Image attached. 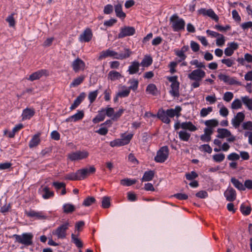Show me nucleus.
Segmentation results:
<instances>
[{
    "label": "nucleus",
    "instance_id": "5701e85b",
    "mask_svg": "<svg viewBox=\"0 0 252 252\" xmlns=\"http://www.w3.org/2000/svg\"><path fill=\"white\" fill-rule=\"evenodd\" d=\"M35 114L34 109L33 108H27L23 111L22 117V120H30Z\"/></svg>",
    "mask_w": 252,
    "mask_h": 252
},
{
    "label": "nucleus",
    "instance_id": "4be33fe9",
    "mask_svg": "<svg viewBox=\"0 0 252 252\" xmlns=\"http://www.w3.org/2000/svg\"><path fill=\"white\" fill-rule=\"evenodd\" d=\"M158 118L163 123L169 124L171 122L170 119L168 118L166 112L163 109L159 110L157 113Z\"/></svg>",
    "mask_w": 252,
    "mask_h": 252
},
{
    "label": "nucleus",
    "instance_id": "09e8293b",
    "mask_svg": "<svg viewBox=\"0 0 252 252\" xmlns=\"http://www.w3.org/2000/svg\"><path fill=\"white\" fill-rule=\"evenodd\" d=\"M130 86L128 87L129 90H132L133 91L137 89L138 86V81L137 79H132L129 81Z\"/></svg>",
    "mask_w": 252,
    "mask_h": 252
},
{
    "label": "nucleus",
    "instance_id": "f704fd0d",
    "mask_svg": "<svg viewBox=\"0 0 252 252\" xmlns=\"http://www.w3.org/2000/svg\"><path fill=\"white\" fill-rule=\"evenodd\" d=\"M241 100L249 110H252V98H249L248 96H245L241 97Z\"/></svg>",
    "mask_w": 252,
    "mask_h": 252
},
{
    "label": "nucleus",
    "instance_id": "338daca9",
    "mask_svg": "<svg viewBox=\"0 0 252 252\" xmlns=\"http://www.w3.org/2000/svg\"><path fill=\"white\" fill-rule=\"evenodd\" d=\"M243 129L244 130H252V122L247 121L242 124Z\"/></svg>",
    "mask_w": 252,
    "mask_h": 252
},
{
    "label": "nucleus",
    "instance_id": "423d86ee",
    "mask_svg": "<svg viewBox=\"0 0 252 252\" xmlns=\"http://www.w3.org/2000/svg\"><path fill=\"white\" fill-rule=\"evenodd\" d=\"M89 153L86 150H78L67 155V158L71 161L81 160L88 158Z\"/></svg>",
    "mask_w": 252,
    "mask_h": 252
},
{
    "label": "nucleus",
    "instance_id": "a19ab883",
    "mask_svg": "<svg viewBox=\"0 0 252 252\" xmlns=\"http://www.w3.org/2000/svg\"><path fill=\"white\" fill-rule=\"evenodd\" d=\"M137 180L135 179L126 178L121 180L120 181V184L123 186L129 187L135 184Z\"/></svg>",
    "mask_w": 252,
    "mask_h": 252
},
{
    "label": "nucleus",
    "instance_id": "774afa93",
    "mask_svg": "<svg viewBox=\"0 0 252 252\" xmlns=\"http://www.w3.org/2000/svg\"><path fill=\"white\" fill-rule=\"evenodd\" d=\"M177 65V63L175 62H170L168 65V67L170 68V72L171 74H173L175 73L177 70H176V67Z\"/></svg>",
    "mask_w": 252,
    "mask_h": 252
},
{
    "label": "nucleus",
    "instance_id": "4d7b16f0",
    "mask_svg": "<svg viewBox=\"0 0 252 252\" xmlns=\"http://www.w3.org/2000/svg\"><path fill=\"white\" fill-rule=\"evenodd\" d=\"M15 13H11V15L8 16L6 19V21L9 24L10 27H14L15 25V21L14 18V15Z\"/></svg>",
    "mask_w": 252,
    "mask_h": 252
},
{
    "label": "nucleus",
    "instance_id": "b1692460",
    "mask_svg": "<svg viewBox=\"0 0 252 252\" xmlns=\"http://www.w3.org/2000/svg\"><path fill=\"white\" fill-rule=\"evenodd\" d=\"M132 54V51L128 48L124 49V52L117 53V56L114 59L123 60L129 58Z\"/></svg>",
    "mask_w": 252,
    "mask_h": 252
},
{
    "label": "nucleus",
    "instance_id": "603ef678",
    "mask_svg": "<svg viewBox=\"0 0 252 252\" xmlns=\"http://www.w3.org/2000/svg\"><path fill=\"white\" fill-rule=\"evenodd\" d=\"M225 158V155L222 153L215 154L213 156V160L217 162L222 161Z\"/></svg>",
    "mask_w": 252,
    "mask_h": 252
},
{
    "label": "nucleus",
    "instance_id": "473e14b6",
    "mask_svg": "<svg viewBox=\"0 0 252 252\" xmlns=\"http://www.w3.org/2000/svg\"><path fill=\"white\" fill-rule=\"evenodd\" d=\"M63 213L65 214H70L75 210V206L70 203L64 204L63 206Z\"/></svg>",
    "mask_w": 252,
    "mask_h": 252
},
{
    "label": "nucleus",
    "instance_id": "ea45409f",
    "mask_svg": "<svg viewBox=\"0 0 252 252\" xmlns=\"http://www.w3.org/2000/svg\"><path fill=\"white\" fill-rule=\"evenodd\" d=\"M190 134L186 131H180L179 132V138L184 141H188L190 137Z\"/></svg>",
    "mask_w": 252,
    "mask_h": 252
},
{
    "label": "nucleus",
    "instance_id": "c756f323",
    "mask_svg": "<svg viewBox=\"0 0 252 252\" xmlns=\"http://www.w3.org/2000/svg\"><path fill=\"white\" fill-rule=\"evenodd\" d=\"M25 213L28 217L30 218H36L39 219L44 218L41 212H36L31 209L29 211H26Z\"/></svg>",
    "mask_w": 252,
    "mask_h": 252
},
{
    "label": "nucleus",
    "instance_id": "6ab92c4d",
    "mask_svg": "<svg viewBox=\"0 0 252 252\" xmlns=\"http://www.w3.org/2000/svg\"><path fill=\"white\" fill-rule=\"evenodd\" d=\"M182 109L180 106H176L175 109H168L165 111L168 117L173 118L175 116L179 117L181 116V112Z\"/></svg>",
    "mask_w": 252,
    "mask_h": 252
},
{
    "label": "nucleus",
    "instance_id": "f03ea898",
    "mask_svg": "<svg viewBox=\"0 0 252 252\" xmlns=\"http://www.w3.org/2000/svg\"><path fill=\"white\" fill-rule=\"evenodd\" d=\"M171 27L174 32H179L185 30L186 23L182 18H180L177 14L173 15L170 18Z\"/></svg>",
    "mask_w": 252,
    "mask_h": 252
},
{
    "label": "nucleus",
    "instance_id": "79ce46f5",
    "mask_svg": "<svg viewBox=\"0 0 252 252\" xmlns=\"http://www.w3.org/2000/svg\"><path fill=\"white\" fill-rule=\"evenodd\" d=\"M71 241L78 248H82L83 246L82 241L78 238L74 234H71Z\"/></svg>",
    "mask_w": 252,
    "mask_h": 252
},
{
    "label": "nucleus",
    "instance_id": "6e6552de",
    "mask_svg": "<svg viewBox=\"0 0 252 252\" xmlns=\"http://www.w3.org/2000/svg\"><path fill=\"white\" fill-rule=\"evenodd\" d=\"M206 75L205 72L201 69L193 70L188 74V78L193 81H201Z\"/></svg>",
    "mask_w": 252,
    "mask_h": 252
},
{
    "label": "nucleus",
    "instance_id": "f3484780",
    "mask_svg": "<svg viewBox=\"0 0 252 252\" xmlns=\"http://www.w3.org/2000/svg\"><path fill=\"white\" fill-rule=\"evenodd\" d=\"M41 133L40 132H37L33 135L29 143V147L30 149L36 147L41 142L40 136Z\"/></svg>",
    "mask_w": 252,
    "mask_h": 252
},
{
    "label": "nucleus",
    "instance_id": "c03bdc74",
    "mask_svg": "<svg viewBox=\"0 0 252 252\" xmlns=\"http://www.w3.org/2000/svg\"><path fill=\"white\" fill-rule=\"evenodd\" d=\"M84 117V112L83 110H78L77 113L71 116L73 118V122H76L82 120Z\"/></svg>",
    "mask_w": 252,
    "mask_h": 252
},
{
    "label": "nucleus",
    "instance_id": "2f4dec72",
    "mask_svg": "<svg viewBox=\"0 0 252 252\" xmlns=\"http://www.w3.org/2000/svg\"><path fill=\"white\" fill-rule=\"evenodd\" d=\"M123 77L120 72L115 70L110 71L108 74V79L113 81L118 80Z\"/></svg>",
    "mask_w": 252,
    "mask_h": 252
},
{
    "label": "nucleus",
    "instance_id": "a878e982",
    "mask_svg": "<svg viewBox=\"0 0 252 252\" xmlns=\"http://www.w3.org/2000/svg\"><path fill=\"white\" fill-rule=\"evenodd\" d=\"M114 7L116 16L122 19H125L126 17V14L123 11L122 4L118 3L115 5Z\"/></svg>",
    "mask_w": 252,
    "mask_h": 252
},
{
    "label": "nucleus",
    "instance_id": "39448f33",
    "mask_svg": "<svg viewBox=\"0 0 252 252\" xmlns=\"http://www.w3.org/2000/svg\"><path fill=\"white\" fill-rule=\"evenodd\" d=\"M169 150L167 146L161 147L157 152L154 160L158 163H163L168 158Z\"/></svg>",
    "mask_w": 252,
    "mask_h": 252
},
{
    "label": "nucleus",
    "instance_id": "0eeeda50",
    "mask_svg": "<svg viewBox=\"0 0 252 252\" xmlns=\"http://www.w3.org/2000/svg\"><path fill=\"white\" fill-rule=\"evenodd\" d=\"M133 134L131 133L127 134L125 137L122 135V137L123 138L116 139L114 140L111 141L110 142V146L112 147H114L127 145L129 143L130 140L133 137Z\"/></svg>",
    "mask_w": 252,
    "mask_h": 252
},
{
    "label": "nucleus",
    "instance_id": "3c124183",
    "mask_svg": "<svg viewBox=\"0 0 252 252\" xmlns=\"http://www.w3.org/2000/svg\"><path fill=\"white\" fill-rule=\"evenodd\" d=\"M213 108L212 107H208V108H203L200 113L201 117H205L207 116L210 112H212Z\"/></svg>",
    "mask_w": 252,
    "mask_h": 252
},
{
    "label": "nucleus",
    "instance_id": "ddd939ff",
    "mask_svg": "<svg viewBox=\"0 0 252 252\" xmlns=\"http://www.w3.org/2000/svg\"><path fill=\"white\" fill-rule=\"evenodd\" d=\"M198 12L199 14L208 16L217 22L219 21V18L218 16L216 14L212 9H206V8H202L199 9Z\"/></svg>",
    "mask_w": 252,
    "mask_h": 252
},
{
    "label": "nucleus",
    "instance_id": "bb28decb",
    "mask_svg": "<svg viewBox=\"0 0 252 252\" xmlns=\"http://www.w3.org/2000/svg\"><path fill=\"white\" fill-rule=\"evenodd\" d=\"M105 117V112L104 108H102L98 112V114L93 119V122L94 124H97L100 122L103 121Z\"/></svg>",
    "mask_w": 252,
    "mask_h": 252
},
{
    "label": "nucleus",
    "instance_id": "f257e3e1",
    "mask_svg": "<svg viewBox=\"0 0 252 252\" xmlns=\"http://www.w3.org/2000/svg\"><path fill=\"white\" fill-rule=\"evenodd\" d=\"M95 168L91 166L89 168H85L77 170L76 172H71L65 175V180L70 181H80L84 180L88 176L95 172Z\"/></svg>",
    "mask_w": 252,
    "mask_h": 252
},
{
    "label": "nucleus",
    "instance_id": "69168bd1",
    "mask_svg": "<svg viewBox=\"0 0 252 252\" xmlns=\"http://www.w3.org/2000/svg\"><path fill=\"white\" fill-rule=\"evenodd\" d=\"M225 42L224 37L222 34L218 36L216 40V44L218 46H222L224 45Z\"/></svg>",
    "mask_w": 252,
    "mask_h": 252
},
{
    "label": "nucleus",
    "instance_id": "0e129e2a",
    "mask_svg": "<svg viewBox=\"0 0 252 252\" xmlns=\"http://www.w3.org/2000/svg\"><path fill=\"white\" fill-rule=\"evenodd\" d=\"M113 11V7L111 4H108L104 6L103 12L105 14H110Z\"/></svg>",
    "mask_w": 252,
    "mask_h": 252
},
{
    "label": "nucleus",
    "instance_id": "393cba45",
    "mask_svg": "<svg viewBox=\"0 0 252 252\" xmlns=\"http://www.w3.org/2000/svg\"><path fill=\"white\" fill-rule=\"evenodd\" d=\"M140 64L137 61H134L131 63L128 67V71L129 74H134L137 73L139 70Z\"/></svg>",
    "mask_w": 252,
    "mask_h": 252
},
{
    "label": "nucleus",
    "instance_id": "c9c22d12",
    "mask_svg": "<svg viewBox=\"0 0 252 252\" xmlns=\"http://www.w3.org/2000/svg\"><path fill=\"white\" fill-rule=\"evenodd\" d=\"M152 58L150 56L146 55L145 56L140 64L143 67H148L152 64Z\"/></svg>",
    "mask_w": 252,
    "mask_h": 252
},
{
    "label": "nucleus",
    "instance_id": "8fccbe9b",
    "mask_svg": "<svg viewBox=\"0 0 252 252\" xmlns=\"http://www.w3.org/2000/svg\"><path fill=\"white\" fill-rule=\"evenodd\" d=\"M205 124L208 127H209L210 128H212V127H216V126H218V125H219V122L217 120L212 119V120H207L205 122Z\"/></svg>",
    "mask_w": 252,
    "mask_h": 252
},
{
    "label": "nucleus",
    "instance_id": "5fc2aeb1",
    "mask_svg": "<svg viewBox=\"0 0 252 252\" xmlns=\"http://www.w3.org/2000/svg\"><path fill=\"white\" fill-rule=\"evenodd\" d=\"M221 62L227 67H231L235 64L234 60L230 58L222 59Z\"/></svg>",
    "mask_w": 252,
    "mask_h": 252
},
{
    "label": "nucleus",
    "instance_id": "bf43d9fd",
    "mask_svg": "<svg viewBox=\"0 0 252 252\" xmlns=\"http://www.w3.org/2000/svg\"><path fill=\"white\" fill-rule=\"evenodd\" d=\"M233 97V94L231 92H227L224 93L223 99L226 102L230 101Z\"/></svg>",
    "mask_w": 252,
    "mask_h": 252
},
{
    "label": "nucleus",
    "instance_id": "412c9836",
    "mask_svg": "<svg viewBox=\"0 0 252 252\" xmlns=\"http://www.w3.org/2000/svg\"><path fill=\"white\" fill-rule=\"evenodd\" d=\"M86 94L85 93L82 92L77 96V97L74 101L73 103L70 107V110H73L76 109L84 100Z\"/></svg>",
    "mask_w": 252,
    "mask_h": 252
},
{
    "label": "nucleus",
    "instance_id": "9b49d317",
    "mask_svg": "<svg viewBox=\"0 0 252 252\" xmlns=\"http://www.w3.org/2000/svg\"><path fill=\"white\" fill-rule=\"evenodd\" d=\"M218 78L220 80L223 81L224 83H227L230 85H242V83L236 80L235 77H230L228 75L220 73L218 75Z\"/></svg>",
    "mask_w": 252,
    "mask_h": 252
},
{
    "label": "nucleus",
    "instance_id": "e433bc0d",
    "mask_svg": "<svg viewBox=\"0 0 252 252\" xmlns=\"http://www.w3.org/2000/svg\"><path fill=\"white\" fill-rule=\"evenodd\" d=\"M84 75H81L77 78H75L70 85V87H75L80 85L85 79Z\"/></svg>",
    "mask_w": 252,
    "mask_h": 252
},
{
    "label": "nucleus",
    "instance_id": "dca6fc26",
    "mask_svg": "<svg viewBox=\"0 0 252 252\" xmlns=\"http://www.w3.org/2000/svg\"><path fill=\"white\" fill-rule=\"evenodd\" d=\"M93 33L90 28L86 29L79 36V40L81 42H88L92 38Z\"/></svg>",
    "mask_w": 252,
    "mask_h": 252
},
{
    "label": "nucleus",
    "instance_id": "1a4fd4ad",
    "mask_svg": "<svg viewBox=\"0 0 252 252\" xmlns=\"http://www.w3.org/2000/svg\"><path fill=\"white\" fill-rule=\"evenodd\" d=\"M69 224L68 222H65L61 225L55 230L54 234L59 239H64L66 237V231L68 229Z\"/></svg>",
    "mask_w": 252,
    "mask_h": 252
},
{
    "label": "nucleus",
    "instance_id": "aec40b11",
    "mask_svg": "<svg viewBox=\"0 0 252 252\" xmlns=\"http://www.w3.org/2000/svg\"><path fill=\"white\" fill-rule=\"evenodd\" d=\"M224 195L227 201L232 202L236 199V192L234 189L230 188L224 192Z\"/></svg>",
    "mask_w": 252,
    "mask_h": 252
},
{
    "label": "nucleus",
    "instance_id": "2eb2a0df",
    "mask_svg": "<svg viewBox=\"0 0 252 252\" xmlns=\"http://www.w3.org/2000/svg\"><path fill=\"white\" fill-rule=\"evenodd\" d=\"M245 114L243 112H238L236 115L232 120V124L233 126L237 128L240 126L245 119Z\"/></svg>",
    "mask_w": 252,
    "mask_h": 252
},
{
    "label": "nucleus",
    "instance_id": "de8ad7c7",
    "mask_svg": "<svg viewBox=\"0 0 252 252\" xmlns=\"http://www.w3.org/2000/svg\"><path fill=\"white\" fill-rule=\"evenodd\" d=\"M95 201V199L94 197L89 196L84 200L83 205L85 206H90L92 204L94 203Z\"/></svg>",
    "mask_w": 252,
    "mask_h": 252
},
{
    "label": "nucleus",
    "instance_id": "72a5a7b5",
    "mask_svg": "<svg viewBox=\"0 0 252 252\" xmlns=\"http://www.w3.org/2000/svg\"><path fill=\"white\" fill-rule=\"evenodd\" d=\"M231 182L234 186L238 189L243 191L245 190V187L238 179H236L234 177H232L231 179Z\"/></svg>",
    "mask_w": 252,
    "mask_h": 252
},
{
    "label": "nucleus",
    "instance_id": "58836bf2",
    "mask_svg": "<svg viewBox=\"0 0 252 252\" xmlns=\"http://www.w3.org/2000/svg\"><path fill=\"white\" fill-rule=\"evenodd\" d=\"M43 191L44 193L42 195L44 199H47L54 196V193L52 191H50L48 187H45L43 189Z\"/></svg>",
    "mask_w": 252,
    "mask_h": 252
},
{
    "label": "nucleus",
    "instance_id": "4468645a",
    "mask_svg": "<svg viewBox=\"0 0 252 252\" xmlns=\"http://www.w3.org/2000/svg\"><path fill=\"white\" fill-rule=\"evenodd\" d=\"M85 62L78 58L76 59L72 63V67L75 72H78L80 70H84L85 68Z\"/></svg>",
    "mask_w": 252,
    "mask_h": 252
},
{
    "label": "nucleus",
    "instance_id": "864d4df0",
    "mask_svg": "<svg viewBox=\"0 0 252 252\" xmlns=\"http://www.w3.org/2000/svg\"><path fill=\"white\" fill-rule=\"evenodd\" d=\"M242 107V102L239 99H235L231 103L232 109H238Z\"/></svg>",
    "mask_w": 252,
    "mask_h": 252
},
{
    "label": "nucleus",
    "instance_id": "a211bd4d",
    "mask_svg": "<svg viewBox=\"0 0 252 252\" xmlns=\"http://www.w3.org/2000/svg\"><path fill=\"white\" fill-rule=\"evenodd\" d=\"M117 56V52L109 49L106 50H103L100 53L98 60L101 61L107 57H113L114 58V57Z\"/></svg>",
    "mask_w": 252,
    "mask_h": 252
},
{
    "label": "nucleus",
    "instance_id": "680f3d73",
    "mask_svg": "<svg viewBox=\"0 0 252 252\" xmlns=\"http://www.w3.org/2000/svg\"><path fill=\"white\" fill-rule=\"evenodd\" d=\"M130 90L129 88L118 93V96L120 97H126L129 95Z\"/></svg>",
    "mask_w": 252,
    "mask_h": 252
},
{
    "label": "nucleus",
    "instance_id": "a18cd8bd",
    "mask_svg": "<svg viewBox=\"0 0 252 252\" xmlns=\"http://www.w3.org/2000/svg\"><path fill=\"white\" fill-rule=\"evenodd\" d=\"M98 93V90L91 92L88 95V99L90 101V103H93L96 99Z\"/></svg>",
    "mask_w": 252,
    "mask_h": 252
},
{
    "label": "nucleus",
    "instance_id": "4c0bfd02",
    "mask_svg": "<svg viewBox=\"0 0 252 252\" xmlns=\"http://www.w3.org/2000/svg\"><path fill=\"white\" fill-rule=\"evenodd\" d=\"M146 91L148 92L149 94L155 96L157 95L158 89L155 84H150L147 86Z\"/></svg>",
    "mask_w": 252,
    "mask_h": 252
},
{
    "label": "nucleus",
    "instance_id": "f8f14e48",
    "mask_svg": "<svg viewBox=\"0 0 252 252\" xmlns=\"http://www.w3.org/2000/svg\"><path fill=\"white\" fill-rule=\"evenodd\" d=\"M48 75V70L45 69H42L32 73L30 75L28 79L31 81H33L34 80L39 79L43 76H47Z\"/></svg>",
    "mask_w": 252,
    "mask_h": 252
},
{
    "label": "nucleus",
    "instance_id": "6e6d98bb",
    "mask_svg": "<svg viewBox=\"0 0 252 252\" xmlns=\"http://www.w3.org/2000/svg\"><path fill=\"white\" fill-rule=\"evenodd\" d=\"M199 149L202 151H204L208 154H211L212 152V148L208 144H203L199 147Z\"/></svg>",
    "mask_w": 252,
    "mask_h": 252
},
{
    "label": "nucleus",
    "instance_id": "13d9d810",
    "mask_svg": "<svg viewBox=\"0 0 252 252\" xmlns=\"http://www.w3.org/2000/svg\"><path fill=\"white\" fill-rule=\"evenodd\" d=\"M186 178L188 180H192L198 177V174L194 171L186 174Z\"/></svg>",
    "mask_w": 252,
    "mask_h": 252
},
{
    "label": "nucleus",
    "instance_id": "cd10ccee",
    "mask_svg": "<svg viewBox=\"0 0 252 252\" xmlns=\"http://www.w3.org/2000/svg\"><path fill=\"white\" fill-rule=\"evenodd\" d=\"M217 132L218 134L217 137L219 138L228 137L231 135L230 131L226 128H218Z\"/></svg>",
    "mask_w": 252,
    "mask_h": 252
},
{
    "label": "nucleus",
    "instance_id": "9d476101",
    "mask_svg": "<svg viewBox=\"0 0 252 252\" xmlns=\"http://www.w3.org/2000/svg\"><path fill=\"white\" fill-rule=\"evenodd\" d=\"M135 33V29L133 27L126 26L121 28L120 32L118 35V38H123L126 36L133 35Z\"/></svg>",
    "mask_w": 252,
    "mask_h": 252
},
{
    "label": "nucleus",
    "instance_id": "37998d69",
    "mask_svg": "<svg viewBox=\"0 0 252 252\" xmlns=\"http://www.w3.org/2000/svg\"><path fill=\"white\" fill-rule=\"evenodd\" d=\"M240 211L244 216H248L250 214L252 208L251 206H246L244 204H242L240 206Z\"/></svg>",
    "mask_w": 252,
    "mask_h": 252
},
{
    "label": "nucleus",
    "instance_id": "c85d7f7f",
    "mask_svg": "<svg viewBox=\"0 0 252 252\" xmlns=\"http://www.w3.org/2000/svg\"><path fill=\"white\" fill-rule=\"evenodd\" d=\"M181 128L183 129L189 130L190 131H195L197 128L193 125L191 122H185L182 123Z\"/></svg>",
    "mask_w": 252,
    "mask_h": 252
},
{
    "label": "nucleus",
    "instance_id": "052dcab7",
    "mask_svg": "<svg viewBox=\"0 0 252 252\" xmlns=\"http://www.w3.org/2000/svg\"><path fill=\"white\" fill-rule=\"evenodd\" d=\"M12 164L11 162H6L0 163V170H4L11 168Z\"/></svg>",
    "mask_w": 252,
    "mask_h": 252
},
{
    "label": "nucleus",
    "instance_id": "20e7f679",
    "mask_svg": "<svg viewBox=\"0 0 252 252\" xmlns=\"http://www.w3.org/2000/svg\"><path fill=\"white\" fill-rule=\"evenodd\" d=\"M33 237V236L31 233H24L22 235L14 234L12 236L16 242L26 246H30L32 244Z\"/></svg>",
    "mask_w": 252,
    "mask_h": 252
},
{
    "label": "nucleus",
    "instance_id": "7c9ffc66",
    "mask_svg": "<svg viewBox=\"0 0 252 252\" xmlns=\"http://www.w3.org/2000/svg\"><path fill=\"white\" fill-rule=\"evenodd\" d=\"M155 175V172L153 170H149L145 172L143 177L141 179L142 182H148L152 181Z\"/></svg>",
    "mask_w": 252,
    "mask_h": 252
},
{
    "label": "nucleus",
    "instance_id": "7ed1b4c3",
    "mask_svg": "<svg viewBox=\"0 0 252 252\" xmlns=\"http://www.w3.org/2000/svg\"><path fill=\"white\" fill-rule=\"evenodd\" d=\"M167 79L171 83L170 85L171 89L169 91L170 94L172 96L178 97L180 96V82L178 80V76L176 75L168 76Z\"/></svg>",
    "mask_w": 252,
    "mask_h": 252
},
{
    "label": "nucleus",
    "instance_id": "e2e57ef3",
    "mask_svg": "<svg viewBox=\"0 0 252 252\" xmlns=\"http://www.w3.org/2000/svg\"><path fill=\"white\" fill-rule=\"evenodd\" d=\"M52 185L57 190L61 189L64 188L66 187L65 184L63 182L60 183L58 182H54L53 183Z\"/></svg>",
    "mask_w": 252,
    "mask_h": 252
},
{
    "label": "nucleus",
    "instance_id": "49530a36",
    "mask_svg": "<svg viewBox=\"0 0 252 252\" xmlns=\"http://www.w3.org/2000/svg\"><path fill=\"white\" fill-rule=\"evenodd\" d=\"M102 207L104 209L108 208L110 206V198L108 196H104L102 200Z\"/></svg>",
    "mask_w": 252,
    "mask_h": 252
}]
</instances>
